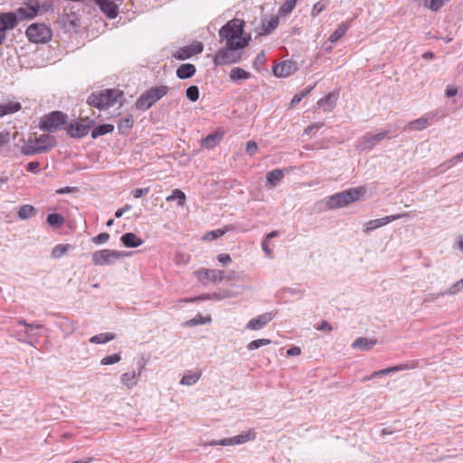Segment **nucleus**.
<instances>
[{
  "instance_id": "nucleus-1",
  "label": "nucleus",
  "mask_w": 463,
  "mask_h": 463,
  "mask_svg": "<svg viewBox=\"0 0 463 463\" xmlns=\"http://www.w3.org/2000/svg\"><path fill=\"white\" fill-rule=\"evenodd\" d=\"M245 23L241 19H232L219 30L220 43L233 47L245 48L249 45L250 36L244 35Z\"/></svg>"
},
{
  "instance_id": "nucleus-2",
  "label": "nucleus",
  "mask_w": 463,
  "mask_h": 463,
  "mask_svg": "<svg viewBox=\"0 0 463 463\" xmlns=\"http://www.w3.org/2000/svg\"><path fill=\"white\" fill-rule=\"evenodd\" d=\"M124 92L118 89H106L91 93L87 103L99 110L107 109L117 103L122 104Z\"/></svg>"
},
{
  "instance_id": "nucleus-3",
  "label": "nucleus",
  "mask_w": 463,
  "mask_h": 463,
  "mask_svg": "<svg viewBox=\"0 0 463 463\" xmlns=\"http://www.w3.org/2000/svg\"><path fill=\"white\" fill-rule=\"evenodd\" d=\"M364 194L365 188L364 186L350 188L328 196L326 199V205L329 210L343 208L358 201Z\"/></svg>"
},
{
  "instance_id": "nucleus-4",
  "label": "nucleus",
  "mask_w": 463,
  "mask_h": 463,
  "mask_svg": "<svg viewBox=\"0 0 463 463\" xmlns=\"http://www.w3.org/2000/svg\"><path fill=\"white\" fill-rule=\"evenodd\" d=\"M243 50V48L224 44L215 54L213 63L215 66L238 63L241 60Z\"/></svg>"
},
{
  "instance_id": "nucleus-5",
  "label": "nucleus",
  "mask_w": 463,
  "mask_h": 463,
  "mask_svg": "<svg viewBox=\"0 0 463 463\" xmlns=\"http://www.w3.org/2000/svg\"><path fill=\"white\" fill-rule=\"evenodd\" d=\"M56 144L55 138L50 135H42L34 139H30L25 146L22 147L24 155H35L47 151Z\"/></svg>"
},
{
  "instance_id": "nucleus-6",
  "label": "nucleus",
  "mask_w": 463,
  "mask_h": 463,
  "mask_svg": "<svg viewBox=\"0 0 463 463\" xmlns=\"http://www.w3.org/2000/svg\"><path fill=\"white\" fill-rule=\"evenodd\" d=\"M39 8L40 5L38 0H29L25 6L19 7L15 12L0 14V18L4 20V22H6L7 20L4 17L5 15L13 17L14 25L12 26V29H14L17 25L19 20L22 21L24 19L33 18L38 14Z\"/></svg>"
},
{
  "instance_id": "nucleus-7",
  "label": "nucleus",
  "mask_w": 463,
  "mask_h": 463,
  "mask_svg": "<svg viewBox=\"0 0 463 463\" xmlns=\"http://www.w3.org/2000/svg\"><path fill=\"white\" fill-rule=\"evenodd\" d=\"M167 92L168 88L166 86L152 87L137 99L136 108L140 110H146Z\"/></svg>"
},
{
  "instance_id": "nucleus-8",
  "label": "nucleus",
  "mask_w": 463,
  "mask_h": 463,
  "mask_svg": "<svg viewBox=\"0 0 463 463\" xmlns=\"http://www.w3.org/2000/svg\"><path fill=\"white\" fill-rule=\"evenodd\" d=\"M28 40L34 43H44L52 39V30L44 24H33L26 29Z\"/></svg>"
},
{
  "instance_id": "nucleus-9",
  "label": "nucleus",
  "mask_w": 463,
  "mask_h": 463,
  "mask_svg": "<svg viewBox=\"0 0 463 463\" xmlns=\"http://www.w3.org/2000/svg\"><path fill=\"white\" fill-rule=\"evenodd\" d=\"M67 116L61 111H52L43 116L40 121L41 129L53 132L66 123Z\"/></svg>"
},
{
  "instance_id": "nucleus-10",
  "label": "nucleus",
  "mask_w": 463,
  "mask_h": 463,
  "mask_svg": "<svg viewBox=\"0 0 463 463\" xmlns=\"http://www.w3.org/2000/svg\"><path fill=\"white\" fill-rule=\"evenodd\" d=\"M127 255L115 250L104 249L92 254V261L97 266L112 265L117 260Z\"/></svg>"
},
{
  "instance_id": "nucleus-11",
  "label": "nucleus",
  "mask_w": 463,
  "mask_h": 463,
  "mask_svg": "<svg viewBox=\"0 0 463 463\" xmlns=\"http://www.w3.org/2000/svg\"><path fill=\"white\" fill-rule=\"evenodd\" d=\"M411 216L410 213H399L394 215L385 216L383 218L371 220L364 224L363 231L364 233H369L377 228L384 226L392 221L402 219L403 217Z\"/></svg>"
},
{
  "instance_id": "nucleus-12",
  "label": "nucleus",
  "mask_w": 463,
  "mask_h": 463,
  "mask_svg": "<svg viewBox=\"0 0 463 463\" xmlns=\"http://www.w3.org/2000/svg\"><path fill=\"white\" fill-rule=\"evenodd\" d=\"M93 123L94 121H89L88 118L85 119L81 118L78 122L71 123L67 128V132L70 137L73 138H80L89 133V130Z\"/></svg>"
},
{
  "instance_id": "nucleus-13",
  "label": "nucleus",
  "mask_w": 463,
  "mask_h": 463,
  "mask_svg": "<svg viewBox=\"0 0 463 463\" xmlns=\"http://www.w3.org/2000/svg\"><path fill=\"white\" fill-rule=\"evenodd\" d=\"M197 279L202 283H207L209 281L213 283L221 282L225 277L223 271L219 269H200L194 272Z\"/></svg>"
},
{
  "instance_id": "nucleus-14",
  "label": "nucleus",
  "mask_w": 463,
  "mask_h": 463,
  "mask_svg": "<svg viewBox=\"0 0 463 463\" xmlns=\"http://www.w3.org/2000/svg\"><path fill=\"white\" fill-rule=\"evenodd\" d=\"M203 44L200 42H197L195 43H193V44H190L187 46H184V47L178 49L174 53L173 56L176 60L184 61L186 59L191 58L194 55L201 53L203 52Z\"/></svg>"
},
{
  "instance_id": "nucleus-15",
  "label": "nucleus",
  "mask_w": 463,
  "mask_h": 463,
  "mask_svg": "<svg viewBox=\"0 0 463 463\" xmlns=\"http://www.w3.org/2000/svg\"><path fill=\"white\" fill-rule=\"evenodd\" d=\"M298 70L297 63L292 61H283L273 67V73L276 77L286 78Z\"/></svg>"
},
{
  "instance_id": "nucleus-16",
  "label": "nucleus",
  "mask_w": 463,
  "mask_h": 463,
  "mask_svg": "<svg viewBox=\"0 0 463 463\" xmlns=\"http://www.w3.org/2000/svg\"><path fill=\"white\" fill-rule=\"evenodd\" d=\"M275 317V314L272 312H266L261 314L252 319H250L246 328L249 330H260L262 329L267 324H269Z\"/></svg>"
},
{
  "instance_id": "nucleus-17",
  "label": "nucleus",
  "mask_w": 463,
  "mask_h": 463,
  "mask_svg": "<svg viewBox=\"0 0 463 463\" xmlns=\"http://www.w3.org/2000/svg\"><path fill=\"white\" fill-rule=\"evenodd\" d=\"M256 431L253 429H250L247 431H243L237 436L232 438H226L222 443L228 444V446L241 445L244 444L248 441L254 440L256 439Z\"/></svg>"
},
{
  "instance_id": "nucleus-18",
  "label": "nucleus",
  "mask_w": 463,
  "mask_h": 463,
  "mask_svg": "<svg viewBox=\"0 0 463 463\" xmlns=\"http://www.w3.org/2000/svg\"><path fill=\"white\" fill-rule=\"evenodd\" d=\"M100 11L109 19H114L118 14V6L112 0H95Z\"/></svg>"
},
{
  "instance_id": "nucleus-19",
  "label": "nucleus",
  "mask_w": 463,
  "mask_h": 463,
  "mask_svg": "<svg viewBox=\"0 0 463 463\" xmlns=\"http://www.w3.org/2000/svg\"><path fill=\"white\" fill-rule=\"evenodd\" d=\"M387 134V131H383L370 137H364L361 141L360 147L363 150H371L377 144H379L386 137Z\"/></svg>"
},
{
  "instance_id": "nucleus-20",
  "label": "nucleus",
  "mask_w": 463,
  "mask_h": 463,
  "mask_svg": "<svg viewBox=\"0 0 463 463\" xmlns=\"http://www.w3.org/2000/svg\"><path fill=\"white\" fill-rule=\"evenodd\" d=\"M144 365H141L138 372L132 371L125 373L121 375L120 380L121 383L128 388L132 389L134 386L137 384L138 379L141 376L142 370Z\"/></svg>"
},
{
  "instance_id": "nucleus-21",
  "label": "nucleus",
  "mask_w": 463,
  "mask_h": 463,
  "mask_svg": "<svg viewBox=\"0 0 463 463\" xmlns=\"http://www.w3.org/2000/svg\"><path fill=\"white\" fill-rule=\"evenodd\" d=\"M338 95L334 92L328 93L326 97L320 99L317 105L325 112H330L334 109Z\"/></svg>"
},
{
  "instance_id": "nucleus-22",
  "label": "nucleus",
  "mask_w": 463,
  "mask_h": 463,
  "mask_svg": "<svg viewBox=\"0 0 463 463\" xmlns=\"http://www.w3.org/2000/svg\"><path fill=\"white\" fill-rule=\"evenodd\" d=\"M285 174L282 169H274L267 174L266 183L269 187L277 186L283 179Z\"/></svg>"
},
{
  "instance_id": "nucleus-23",
  "label": "nucleus",
  "mask_w": 463,
  "mask_h": 463,
  "mask_svg": "<svg viewBox=\"0 0 463 463\" xmlns=\"http://www.w3.org/2000/svg\"><path fill=\"white\" fill-rule=\"evenodd\" d=\"M122 243L128 248H136L143 243V240L133 232H127L121 236Z\"/></svg>"
},
{
  "instance_id": "nucleus-24",
  "label": "nucleus",
  "mask_w": 463,
  "mask_h": 463,
  "mask_svg": "<svg viewBox=\"0 0 463 463\" xmlns=\"http://www.w3.org/2000/svg\"><path fill=\"white\" fill-rule=\"evenodd\" d=\"M196 72V68L194 64L184 63L176 70V76L179 79L184 80L193 77Z\"/></svg>"
},
{
  "instance_id": "nucleus-25",
  "label": "nucleus",
  "mask_w": 463,
  "mask_h": 463,
  "mask_svg": "<svg viewBox=\"0 0 463 463\" xmlns=\"http://www.w3.org/2000/svg\"><path fill=\"white\" fill-rule=\"evenodd\" d=\"M408 369H410V366L408 364H401V365H397V366L385 368V369H383L380 371L373 372L370 376H367L365 378V380H372L377 376H384L391 373H395V372L408 370Z\"/></svg>"
},
{
  "instance_id": "nucleus-26",
  "label": "nucleus",
  "mask_w": 463,
  "mask_h": 463,
  "mask_svg": "<svg viewBox=\"0 0 463 463\" xmlns=\"http://www.w3.org/2000/svg\"><path fill=\"white\" fill-rule=\"evenodd\" d=\"M376 343H377V341L375 339H367L365 337H358L352 344V347L354 349H360L363 351H366V350L372 349L376 345Z\"/></svg>"
},
{
  "instance_id": "nucleus-27",
  "label": "nucleus",
  "mask_w": 463,
  "mask_h": 463,
  "mask_svg": "<svg viewBox=\"0 0 463 463\" xmlns=\"http://www.w3.org/2000/svg\"><path fill=\"white\" fill-rule=\"evenodd\" d=\"M2 114L3 117L5 115H11L18 112L22 109V105L19 101L15 100H7L4 103H1Z\"/></svg>"
},
{
  "instance_id": "nucleus-28",
  "label": "nucleus",
  "mask_w": 463,
  "mask_h": 463,
  "mask_svg": "<svg viewBox=\"0 0 463 463\" xmlns=\"http://www.w3.org/2000/svg\"><path fill=\"white\" fill-rule=\"evenodd\" d=\"M250 76L251 74L249 71L240 67L232 68L229 73L230 80L234 82L242 80H248L250 78Z\"/></svg>"
},
{
  "instance_id": "nucleus-29",
  "label": "nucleus",
  "mask_w": 463,
  "mask_h": 463,
  "mask_svg": "<svg viewBox=\"0 0 463 463\" xmlns=\"http://www.w3.org/2000/svg\"><path fill=\"white\" fill-rule=\"evenodd\" d=\"M463 288V279L457 281L456 283H454L447 291L445 292H442V293H439L437 294L436 296L434 295H430L427 297V298L425 299V301H432L436 298H438L439 296H443L445 294H448V295H455L457 294L458 292H459L461 289Z\"/></svg>"
},
{
  "instance_id": "nucleus-30",
  "label": "nucleus",
  "mask_w": 463,
  "mask_h": 463,
  "mask_svg": "<svg viewBox=\"0 0 463 463\" xmlns=\"http://www.w3.org/2000/svg\"><path fill=\"white\" fill-rule=\"evenodd\" d=\"M18 323L20 325H23L25 326L24 333L29 337H34V336L38 337L40 335V334L38 333V330L43 328V325H41V324H35V323L29 324L25 320H19Z\"/></svg>"
},
{
  "instance_id": "nucleus-31",
  "label": "nucleus",
  "mask_w": 463,
  "mask_h": 463,
  "mask_svg": "<svg viewBox=\"0 0 463 463\" xmlns=\"http://www.w3.org/2000/svg\"><path fill=\"white\" fill-rule=\"evenodd\" d=\"M4 17H5L7 21L4 22V20L0 18V44H2L5 39L6 31L11 30L14 25L13 17L9 15H5Z\"/></svg>"
},
{
  "instance_id": "nucleus-32",
  "label": "nucleus",
  "mask_w": 463,
  "mask_h": 463,
  "mask_svg": "<svg viewBox=\"0 0 463 463\" xmlns=\"http://www.w3.org/2000/svg\"><path fill=\"white\" fill-rule=\"evenodd\" d=\"M165 201L166 202L176 201L177 205L179 207H183L185 203L186 196H185V194L183 191H181L180 189H175L173 191L172 194L168 195L165 198Z\"/></svg>"
},
{
  "instance_id": "nucleus-33",
  "label": "nucleus",
  "mask_w": 463,
  "mask_h": 463,
  "mask_svg": "<svg viewBox=\"0 0 463 463\" xmlns=\"http://www.w3.org/2000/svg\"><path fill=\"white\" fill-rule=\"evenodd\" d=\"M429 126V120L426 118H420L415 120L409 122L406 128L410 130H422Z\"/></svg>"
},
{
  "instance_id": "nucleus-34",
  "label": "nucleus",
  "mask_w": 463,
  "mask_h": 463,
  "mask_svg": "<svg viewBox=\"0 0 463 463\" xmlns=\"http://www.w3.org/2000/svg\"><path fill=\"white\" fill-rule=\"evenodd\" d=\"M114 130L112 124H102L95 128L91 132L92 138H97L108 133H111Z\"/></svg>"
},
{
  "instance_id": "nucleus-35",
  "label": "nucleus",
  "mask_w": 463,
  "mask_h": 463,
  "mask_svg": "<svg viewBox=\"0 0 463 463\" xmlns=\"http://www.w3.org/2000/svg\"><path fill=\"white\" fill-rule=\"evenodd\" d=\"M36 213V209L29 204H24L18 211V217L22 220H27Z\"/></svg>"
},
{
  "instance_id": "nucleus-36",
  "label": "nucleus",
  "mask_w": 463,
  "mask_h": 463,
  "mask_svg": "<svg viewBox=\"0 0 463 463\" xmlns=\"http://www.w3.org/2000/svg\"><path fill=\"white\" fill-rule=\"evenodd\" d=\"M115 338V335L112 333H101L93 335L90 338V342L92 344H105Z\"/></svg>"
},
{
  "instance_id": "nucleus-37",
  "label": "nucleus",
  "mask_w": 463,
  "mask_h": 463,
  "mask_svg": "<svg viewBox=\"0 0 463 463\" xmlns=\"http://www.w3.org/2000/svg\"><path fill=\"white\" fill-rule=\"evenodd\" d=\"M133 123L134 121L131 117L120 119L118 123V129L119 133L127 135L133 127Z\"/></svg>"
},
{
  "instance_id": "nucleus-38",
  "label": "nucleus",
  "mask_w": 463,
  "mask_h": 463,
  "mask_svg": "<svg viewBox=\"0 0 463 463\" xmlns=\"http://www.w3.org/2000/svg\"><path fill=\"white\" fill-rule=\"evenodd\" d=\"M218 134H210L202 141V146L205 148H213L221 140Z\"/></svg>"
},
{
  "instance_id": "nucleus-39",
  "label": "nucleus",
  "mask_w": 463,
  "mask_h": 463,
  "mask_svg": "<svg viewBox=\"0 0 463 463\" xmlns=\"http://www.w3.org/2000/svg\"><path fill=\"white\" fill-rule=\"evenodd\" d=\"M200 377H201L200 372H195L193 373L185 374L182 377L180 383L182 385L190 386V385H193L195 383H197V381L200 379Z\"/></svg>"
},
{
  "instance_id": "nucleus-40",
  "label": "nucleus",
  "mask_w": 463,
  "mask_h": 463,
  "mask_svg": "<svg viewBox=\"0 0 463 463\" xmlns=\"http://www.w3.org/2000/svg\"><path fill=\"white\" fill-rule=\"evenodd\" d=\"M47 222L52 227L59 228L64 222V218L60 213H51L47 216Z\"/></svg>"
},
{
  "instance_id": "nucleus-41",
  "label": "nucleus",
  "mask_w": 463,
  "mask_h": 463,
  "mask_svg": "<svg viewBox=\"0 0 463 463\" xmlns=\"http://www.w3.org/2000/svg\"><path fill=\"white\" fill-rule=\"evenodd\" d=\"M278 25H279V17L278 16L272 17L269 21L263 24V25H262L263 33H261L260 34L270 33L272 31H274L278 27Z\"/></svg>"
},
{
  "instance_id": "nucleus-42",
  "label": "nucleus",
  "mask_w": 463,
  "mask_h": 463,
  "mask_svg": "<svg viewBox=\"0 0 463 463\" xmlns=\"http://www.w3.org/2000/svg\"><path fill=\"white\" fill-rule=\"evenodd\" d=\"M69 244H58L56 245L52 251V257L54 259H60L61 256H63L68 250L70 249Z\"/></svg>"
},
{
  "instance_id": "nucleus-43",
  "label": "nucleus",
  "mask_w": 463,
  "mask_h": 463,
  "mask_svg": "<svg viewBox=\"0 0 463 463\" xmlns=\"http://www.w3.org/2000/svg\"><path fill=\"white\" fill-rule=\"evenodd\" d=\"M271 343L269 339L262 338V339H256L251 342H250L247 345V348L250 351L256 350L261 346L268 345Z\"/></svg>"
},
{
  "instance_id": "nucleus-44",
  "label": "nucleus",
  "mask_w": 463,
  "mask_h": 463,
  "mask_svg": "<svg viewBox=\"0 0 463 463\" xmlns=\"http://www.w3.org/2000/svg\"><path fill=\"white\" fill-rule=\"evenodd\" d=\"M314 87L315 86H309V87L306 88L304 90H302L300 93L296 94L292 98L290 105L295 106V105L298 104L302 100L303 98H305L307 94H309L312 91Z\"/></svg>"
},
{
  "instance_id": "nucleus-45",
  "label": "nucleus",
  "mask_w": 463,
  "mask_h": 463,
  "mask_svg": "<svg viewBox=\"0 0 463 463\" xmlns=\"http://www.w3.org/2000/svg\"><path fill=\"white\" fill-rule=\"evenodd\" d=\"M185 95L191 101H197L199 99V88L195 85L188 87L185 90Z\"/></svg>"
},
{
  "instance_id": "nucleus-46",
  "label": "nucleus",
  "mask_w": 463,
  "mask_h": 463,
  "mask_svg": "<svg viewBox=\"0 0 463 463\" xmlns=\"http://www.w3.org/2000/svg\"><path fill=\"white\" fill-rule=\"evenodd\" d=\"M448 0H425L424 5L431 11L439 10Z\"/></svg>"
},
{
  "instance_id": "nucleus-47",
  "label": "nucleus",
  "mask_w": 463,
  "mask_h": 463,
  "mask_svg": "<svg viewBox=\"0 0 463 463\" xmlns=\"http://www.w3.org/2000/svg\"><path fill=\"white\" fill-rule=\"evenodd\" d=\"M121 360V355L119 354H114L112 355H108L103 357L100 360V364L103 365H109L118 363Z\"/></svg>"
},
{
  "instance_id": "nucleus-48",
  "label": "nucleus",
  "mask_w": 463,
  "mask_h": 463,
  "mask_svg": "<svg viewBox=\"0 0 463 463\" xmlns=\"http://www.w3.org/2000/svg\"><path fill=\"white\" fill-rule=\"evenodd\" d=\"M346 32V27L340 26L330 35L329 41L331 43L337 42Z\"/></svg>"
},
{
  "instance_id": "nucleus-49",
  "label": "nucleus",
  "mask_w": 463,
  "mask_h": 463,
  "mask_svg": "<svg viewBox=\"0 0 463 463\" xmlns=\"http://www.w3.org/2000/svg\"><path fill=\"white\" fill-rule=\"evenodd\" d=\"M265 61H266L265 52L261 51L260 52H259L257 54L256 58L254 59L253 67L256 70L260 71V67L264 64Z\"/></svg>"
},
{
  "instance_id": "nucleus-50",
  "label": "nucleus",
  "mask_w": 463,
  "mask_h": 463,
  "mask_svg": "<svg viewBox=\"0 0 463 463\" xmlns=\"http://www.w3.org/2000/svg\"><path fill=\"white\" fill-rule=\"evenodd\" d=\"M297 0H288L280 8L279 13L280 14H288L290 13L296 5Z\"/></svg>"
},
{
  "instance_id": "nucleus-51",
  "label": "nucleus",
  "mask_w": 463,
  "mask_h": 463,
  "mask_svg": "<svg viewBox=\"0 0 463 463\" xmlns=\"http://www.w3.org/2000/svg\"><path fill=\"white\" fill-rule=\"evenodd\" d=\"M211 321V317H194L191 320H189L187 322L188 325L190 326H197V325H204V324H207Z\"/></svg>"
},
{
  "instance_id": "nucleus-52",
  "label": "nucleus",
  "mask_w": 463,
  "mask_h": 463,
  "mask_svg": "<svg viewBox=\"0 0 463 463\" xmlns=\"http://www.w3.org/2000/svg\"><path fill=\"white\" fill-rule=\"evenodd\" d=\"M109 234L107 232H102V233H99V235H97L96 237H93L92 241L95 244H102V243L107 242L109 241Z\"/></svg>"
},
{
  "instance_id": "nucleus-53",
  "label": "nucleus",
  "mask_w": 463,
  "mask_h": 463,
  "mask_svg": "<svg viewBox=\"0 0 463 463\" xmlns=\"http://www.w3.org/2000/svg\"><path fill=\"white\" fill-rule=\"evenodd\" d=\"M221 298H222L219 295H217V294H213V295H209L208 294V295H203V296H201L199 298H190V299L185 298L183 301H184V302H193V301H194L196 299H216V300H219Z\"/></svg>"
},
{
  "instance_id": "nucleus-54",
  "label": "nucleus",
  "mask_w": 463,
  "mask_h": 463,
  "mask_svg": "<svg viewBox=\"0 0 463 463\" xmlns=\"http://www.w3.org/2000/svg\"><path fill=\"white\" fill-rule=\"evenodd\" d=\"M149 192H150V188L149 187L137 188V189H135L134 191H132V195L135 198H140V197H142L144 195H146Z\"/></svg>"
},
{
  "instance_id": "nucleus-55",
  "label": "nucleus",
  "mask_w": 463,
  "mask_h": 463,
  "mask_svg": "<svg viewBox=\"0 0 463 463\" xmlns=\"http://www.w3.org/2000/svg\"><path fill=\"white\" fill-rule=\"evenodd\" d=\"M257 150H258V146H257V143L255 141H249L247 143L246 153L249 156L254 155L257 152Z\"/></svg>"
},
{
  "instance_id": "nucleus-56",
  "label": "nucleus",
  "mask_w": 463,
  "mask_h": 463,
  "mask_svg": "<svg viewBox=\"0 0 463 463\" xmlns=\"http://www.w3.org/2000/svg\"><path fill=\"white\" fill-rule=\"evenodd\" d=\"M217 260L222 265H227L232 262V258L229 254L221 253L218 255Z\"/></svg>"
},
{
  "instance_id": "nucleus-57",
  "label": "nucleus",
  "mask_w": 463,
  "mask_h": 463,
  "mask_svg": "<svg viewBox=\"0 0 463 463\" xmlns=\"http://www.w3.org/2000/svg\"><path fill=\"white\" fill-rule=\"evenodd\" d=\"M39 168H40V164L37 161L30 162L26 165L27 171L32 172V173H38Z\"/></svg>"
},
{
  "instance_id": "nucleus-58",
  "label": "nucleus",
  "mask_w": 463,
  "mask_h": 463,
  "mask_svg": "<svg viewBox=\"0 0 463 463\" xmlns=\"http://www.w3.org/2000/svg\"><path fill=\"white\" fill-rule=\"evenodd\" d=\"M224 234V232L222 230L212 231L207 233L206 238L209 240H215Z\"/></svg>"
},
{
  "instance_id": "nucleus-59",
  "label": "nucleus",
  "mask_w": 463,
  "mask_h": 463,
  "mask_svg": "<svg viewBox=\"0 0 463 463\" xmlns=\"http://www.w3.org/2000/svg\"><path fill=\"white\" fill-rule=\"evenodd\" d=\"M324 126V123H314L312 125H309L306 128L304 133L307 135H309L313 130H317L321 128Z\"/></svg>"
},
{
  "instance_id": "nucleus-60",
  "label": "nucleus",
  "mask_w": 463,
  "mask_h": 463,
  "mask_svg": "<svg viewBox=\"0 0 463 463\" xmlns=\"http://www.w3.org/2000/svg\"><path fill=\"white\" fill-rule=\"evenodd\" d=\"M317 329L320 331H331L333 328L332 326L327 321L323 320L319 325H317Z\"/></svg>"
},
{
  "instance_id": "nucleus-61",
  "label": "nucleus",
  "mask_w": 463,
  "mask_h": 463,
  "mask_svg": "<svg viewBox=\"0 0 463 463\" xmlns=\"http://www.w3.org/2000/svg\"><path fill=\"white\" fill-rule=\"evenodd\" d=\"M301 354V350L298 346H293L287 351L288 356H297Z\"/></svg>"
},
{
  "instance_id": "nucleus-62",
  "label": "nucleus",
  "mask_w": 463,
  "mask_h": 463,
  "mask_svg": "<svg viewBox=\"0 0 463 463\" xmlns=\"http://www.w3.org/2000/svg\"><path fill=\"white\" fill-rule=\"evenodd\" d=\"M262 250L265 251L268 257L272 256V250L269 247L268 240L264 239V241L261 243Z\"/></svg>"
},
{
  "instance_id": "nucleus-63",
  "label": "nucleus",
  "mask_w": 463,
  "mask_h": 463,
  "mask_svg": "<svg viewBox=\"0 0 463 463\" xmlns=\"http://www.w3.org/2000/svg\"><path fill=\"white\" fill-rule=\"evenodd\" d=\"M131 209V205H125L124 207L122 208H119L116 211L115 213V217L116 218H120L124 213H126L127 211L130 210Z\"/></svg>"
},
{
  "instance_id": "nucleus-64",
  "label": "nucleus",
  "mask_w": 463,
  "mask_h": 463,
  "mask_svg": "<svg viewBox=\"0 0 463 463\" xmlns=\"http://www.w3.org/2000/svg\"><path fill=\"white\" fill-rule=\"evenodd\" d=\"M458 93V90L454 87H448L447 90H446V97L447 98H452L454 96H456Z\"/></svg>"
}]
</instances>
